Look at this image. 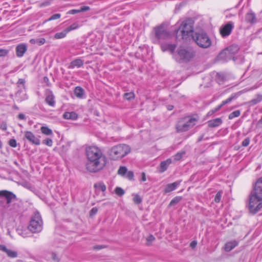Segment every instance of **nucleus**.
I'll return each mask as SVG.
<instances>
[{"instance_id": "nucleus-13", "label": "nucleus", "mask_w": 262, "mask_h": 262, "mask_svg": "<svg viewBox=\"0 0 262 262\" xmlns=\"http://www.w3.org/2000/svg\"><path fill=\"white\" fill-rule=\"evenodd\" d=\"M169 26L168 22H163L160 25L157 26L153 29L154 33H167V28Z\"/></svg>"}, {"instance_id": "nucleus-62", "label": "nucleus", "mask_w": 262, "mask_h": 262, "mask_svg": "<svg viewBox=\"0 0 262 262\" xmlns=\"http://www.w3.org/2000/svg\"><path fill=\"white\" fill-rule=\"evenodd\" d=\"M43 80H44V82H46L48 86H49L50 84H49V78L47 77H45L43 78Z\"/></svg>"}, {"instance_id": "nucleus-49", "label": "nucleus", "mask_w": 262, "mask_h": 262, "mask_svg": "<svg viewBox=\"0 0 262 262\" xmlns=\"http://www.w3.org/2000/svg\"><path fill=\"white\" fill-rule=\"evenodd\" d=\"M250 138H246L243 142H242V146L244 147H247L249 145L250 143Z\"/></svg>"}, {"instance_id": "nucleus-11", "label": "nucleus", "mask_w": 262, "mask_h": 262, "mask_svg": "<svg viewBox=\"0 0 262 262\" xmlns=\"http://www.w3.org/2000/svg\"><path fill=\"white\" fill-rule=\"evenodd\" d=\"M25 137L33 144L39 145L40 143V140L36 138L35 135L30 131L25 132Z\"/></svg>"}, {"instance_id": "nucleus-55", "label": "nucleus", "mask_w": 262, "mask_h": 262, "mask_svg": "<svg viewBox=\"0 0 262 262\" xmlns=\"http://www.w3.org/2000/svg\"><path fill=\"white\" fill-rule=\"evenodd\" d=\"M80 9L79 10H76V9H73V10H70L68 13V14H76V13H80Z\"/></svg>"}, {"instance_id": "nucleus-14", "label": "nucleus", "mask_w": 262, "mask_h": 262, "mask_svg": "<svg viewBox=\"0 0 262 262\" xmlns=\"http://www.w3.org/2000/svg\"><path fill=\"white\" fill-rule=\"evenodd\" d=\"M0 251L5 253L10 258H15L17 256V252L16 251L8 249L5 245H0Z\"/></svg>"}, {"instance_id": "nucleus-42", "label": "nucleus", "mask_w": 262, "mask_h": 262, "mask_svg": "<svg viewBox=\"0 0 262 262\" xmlns=\"http://www.w3.org/2000/svg\"><path fill=\"white\" fill-rule=\"evenodd\" d=\"M42 143L48 146H52L53 144V141L51 139L47 138L45 140H43L42 141Z\"/></svg>"}, {"instance_id": "nucleus-45", "label": "nucleus", "mask_w": 262, "mask_h": 262, "mask_svg": "<svg viewBox=\"0 0 262 262\" xmlns=\"http://www.w3.org/2000/svg\"><path fill=\"white\" fill-rule=\"evenodd\" d=\"M222 196V192L221 191H219L217 192V193L215 195V198H214V201L216 203H219L221 201Z\"/></svg>"}, {"instance_id": "nucleus-40", "label": "nucleus", "mask_w": 262, "mask_h": 262, "mask_svg": "<svg viewBox=\"0 0 262 262\" xmlns=\"http://www.w3.org/2000/svg\"><path fill=\"white\" fill-rule=\"evenodd\" d=\"M156 38L158 39H161L162 37L167 38L170 37L171 34H155Z\"/></svg>"}, {"instance_id": "nucleus-30", "label": "nucleus", "mask_w": 262, "mask_h": 262, "mask_svg": "<svg viewBox=\"0 0 262 262\" xmlns=\"http://www.w3.org/2000/svg\"><path fill=\"white\" fill-rule=\"evenodd\" d=\"M182 199V196H176L174 197L170 202L169 206H172L176 205L179 202H180Z\"/></svg>"}, {"instance_id": "nucleus-7", "label": "nucleus", "mask_w": 262, "mask_h": 262, "mask_svg": "<svg viewBox=\"0 0 262 262\" xmlns=\"http://www.w3.org/2000/svg\"><path fill=\"white\" fill-rule=\"evenodd\" d=\"M194 21L191 18L183 20L174 33H193Z\"/></svg>"}, {"instance_id": "nucleus-39", "label": "nucleus", "mask_w": 262, "mask_h": 262, "mask_svg": "<svg viewBox=\"0 0 262 262\" xmlns=\"http://www.w3.org/2000/svg\"><path fill=\"white\" fill-rule=\"evenodd\" d=\"M127 172V168L125 166H121L118 171L119 174L124 176Z\"/></svg>"}, {"instance_id": "nucleus-18", "label": "nucleus", "mask_w": 262, "mask_h": 262, "mask_svg": "<svg viewBox=\"0 0 262 262\" xmlns=\"http://www.w3.org/2000/svg\"><path fill=\"white\" fill-rule=\"evenodd\" d=\"M207 123L209 127H216L220 126L223 123V121L221 118H217L209 120Z\"/></svg>"}, {"instance_id": "nucleus-20", "label": "nucleus", "mask_w": 262, "mask_h": 262, "mask_svg": "<svg viewBox=\"0 0 262 262\" xmlns=\"http://www.w3.org/2000/svg\"><path fill=\"white\" fill-rule=\"evenodd\" d=\"M238 245V242L236 241H232L227 243L225 246V250L227 252H229L234 248Z\"/></svg>"}, {"instance_id": "nucleus-57", "label": "nucleus", "mask_w": 262, "mask_h": 262, "mask_svg": "<svg viewBox=\"0 0 262 262\" xmlns=\"http://www.w3.org/2000/svg\"><path fill=\"white\" fill-rule=\"evenodd\" d=\"M141 182H145L146 180V174L144 172H142L141 174Z\"/></svg>"}, {"instance_id": "nucleus-29", "label": "nucleus", "mask_w": 262, "mask_h": 262, "mask_svg": "<svg viewBox=\"0 0 262 262\" xmlns=\"http://www.w3.org/2000/svg\"><path fill=\"white\" fill-rule=\"evenodd\" d=\"M41 133L46 135H52V130L47 126H42L40 128Z\"/></svg>"}, {"instance_id": "nucleus-47", "label": "nucleus", "mask_w": 262, "mask_h": 262, "mask_svg": "<svg viewBox=\"0 0 262 262\" xmlns=\"http://www.w3.org/2000/svg\"><path fill=\"white\" fill-rule=\"evenodd\" d=\"M184 154V152H183V153L178 152V153H177L174 156V160H176V161L180 160L182 158V156H183V155Z\"/></svg>"}, {"instance_id": "nucleus-64", "label": "nucleus", "mask_w": 262, "mask_h": 262, "mask_svg": "<svg viewBox=\"0 0 262 262\" xmlns=\"http://www.w3.org/2000/svg\"><path fill=\"white\" fill-rule=\"evenodd\" d=\"M227 104V102H226V100L223 101H222V103H221L220 105H219V107H220V108L221 109V108L223 106H224V105H226V104Z\"/></svg>"}, {"instance_id": "nucleus-19", "label": "nucleus", "mask_w": 262, "mask_h": 262, "mask_svg": "<svg viewBox=\"0 0 262 262\" xmlns=\"http://www.w3.org/2000/svg\"><path fill=\"white\" fill-rule=\"evenodd\" d=\"M233 28V23L232 22H229L220 29V33H231Z\"/></svg>"}, {"instance_id": "nucleus-21", "label": "nucleus", "mask_w": 262, "mask_h": 262, "mask_svg": "<svg viewBox=\"0 0 262 262\" xmlns=\"http://www.w3.org/2000/svg\"><path fill=\"white\" fill-rule=\"evenodd\" d=\"M162 49L163 51H169L171 54H174V50L176 48V45L175 44H166L162 45Z\"/></svg>"}, {"instance_id": "nucleus-51", "label": "nucleus", "mask_w": 262, "mask_h": 262, "mask_svg": "<svg viewBox=\"0 0 262 262\" xmlns=\"http://www.w3.org/2000/svg\"><path fill=\"white\" fill-rule=\"evenodd\" d=\"M134 173H133V171H129L126 172V177L129 180H133V178H134Z\"/></svg>"}, {"instance_id": "nucleus-16", "label": "nucleus", "mask_w": 262, "mask_h": 262, "mask_svg": "<svg viewBox=\"0 0 262 262\" xmlns=\"http://www.w3.org/2000/svg\"><path fill=\"white\" fill-rule=\"evenodd\" d=\"M27 50V47L24 43H21L17 46L16 48V53L17 57H21L23 56Z\"/></svg>"}, {"instance_id": "nucleus-44", "label": "nucleus", "mask_w": 262, "mask_h": 262, "mask_svg": "<svg viewBox=\"0 0 262 262\" xmlns=\"http://www.w3.org/2000/svg\"><path fill=\"white\" fill-rule=\"evenodd\" d=\"M9 145L12 147H16L17 146L16 140L15 139H11L9 141Z\"/></svg>"}, {"instance_id": "nucleus-58", "label": "nucleus", "mask_w": 262, "mask_h": 262, "mask_svg": "<svg viewBox=\"0 0 262 262\" xmlns=\"http://www.w3.org/2000/svg\"><path fill=\"white\" fill-rule=\"evenodd\" d=\"M196 245H197V242L196 241H193L192 242H191L190 244V246L192 248V249H194V248L196 247Z\"/></svg>"}, {"instance_id": "nucleus-50", "label": "nucleus", "mask_w": 262, "mask_h": 262, "mask_svg": "<svg viewBox=\"0 0 262 262\" xmlns=\"http://www.w3.org/2000/svg\"><path fill=\"white\" fill-rule=\"evenodd\" d=\"M220 110V107L217 106L216 107L214 108V109L210 111L208 113V116H211L213 115L214 113H216V112L219 111Z\"/></svg>"}, {"instance_id": "nucleus-43", "label": "nucleus", "mask_w": 262, "mask_h": 262, "mask_svg": "<svg viewBox=\"0 0 262 262\" xmlns=\"http://www.w3.org/2000/svg\"><path fill=\"white\" fill-rule=\"evenodd\" d=\"M61 17V15L59 13L55 14L51 16L49 18H48L46 21H51L53 20H55L60 18Z\"/></svg>"}, {"instance_id": "nucleus-25", "label": "nucleus", "mask_w": 262, "mask_h": 262, "mask_svg": "<svg viewBox=\"0 0 262 262\" xmlns=\"http://www.w3.org/2000/svg\"><path fill=\"white\" fill-rule=\"evenodd\" d=\"M74 94L77 98L81 99L84 95V90L80 86H76L74 90Z\"/></svg>"}, {"instance_id": "nucleus-1", "label": "nucleus", "mask_w": 262, "mask_h": 262, "mask_svg": "<svg viewBox=\"0 0 262 262\" xmlns=\"http://www.w3.org/2000/svg\"><path fill=\"white\" fill-rule=\"evenodd\" d=\"M87 161L85 167L90 172L96 173L102 170L106 165V158L100 149L90 146L86 149Z\"/></svg>"}, {"instance_id": "nucleus-35", "label": "nucleus", "mask_w": 262, "mask_h": 262, "mask_svg": "<svg viewBox=\"0 0 262 262\" xmlns=\"http://www.w3.org/2000/svg\"><path fill=\"white\" fill-rule=\"evenodd\" d=\"M8 205L6 199L3 196H0V210L4 208Z\"/></svg>"}, {"instance_id": "nucleus-53", "label": "nucleus", "mask_w": 262, "mask_h": 262, "mask_svg": "<svg viewBox=\"0 0 262 262\" xmlns=\"http://www.w3.org/2000/svg\"><path fill=\"white\" fill-rule=\"evenodd\" d=\"M98 209L96 207L93 208L90 211V215L93 216L97 213Z\"/></svg>"}, {"instance_id": "nucleus-63", "label": "nucleus", "mask_w": 262, "mask_h": 262, "mask_svg": "<svg viewBox=\"0 0 262 262\" xmlns=\"http://www.w3.org/2000/svg\"><path fill=\"white\" fill-rule=\"evenodd\" d=\"M227 104V102H226V100L223 101H222V103H221L220 105H219V107H220V108L221 109V108L223 106H224V105H226V104Z\"/></svg>"}, {"instance_id": "nucleus-17", "label": "nucleus", "mask_w": 262, "mask_h": 262, "mask_svg": "<svg viewBox=\"0 0 262 262\" xmlns=\"http://www.w3.org/2000/svg\"><path fill=\"white\" fill-rule=\"evenodd\" d=\"M180 183L181 181H176L172 183L166 185L164 188V192L167 193L175 190L177 186L180 184Z\"/></svg>"}, {"instance_id": "nucleus-48", "label": "nucleus", "mask_w": 262, "mask_h": 262, "mask_svg": "<svg viewBox=\"0 0 262 262\" xmlns=\"http://www.w3.org/2000/svg\"><path fill=\"white\" fill-rule=\"evenodd\" d=\"M45 39L43 38H37L36 39V44H37L38 46L42 45L45 42Z\"/></svg>"}, {"instance_id": "nucleus-5", "label": "nucleus", "mask_w": 262, "mask_h": 262, "mask_svg": "<svg viewBox=\"0 0 262 262\" xmlns=\"http://www.w3.org/2000/svg\"><path fill=\"white\" fill-rule=\"evenodd\" d=\"M198 121V119L186 116L181 118L176 124V129L178 133H182L188 130L194 126Z\"/></svg>"}, {"instance_id": "nucleus-41", "label": "nucleus", "mask_w": 262, "mask_h": 262, "mask_svg": "<svg viewBox=\"0 0 262 262\" xmlns=\"http://www.w3.org/2000/svg\"><path fill=\"white\" fill-rule=\"evenodd\" d=\"M155 240V237L152 235H149L146 237L147 245L150 246L151 243Z\"/></svg>"}, {"instance_id": "nucleus-22", "label": "nucleus", "mask_w": 262, "mask_h": 262, "mask_svg": "<svg viewBox=\"0 0 262 262\" xmlns=\"http://www.w3.org/2000/svg\"><path fill=\"white\" fill-rule=\"evenodd\" d=\"M228 53L231 54V56L233 58V55L236 54L238 50L239 47L237 45H233L226 48Z\"/></svg>"}, {"instance_id": "nucleus-31", "label": "nucleus", "mask_w": 262, "mask_h": 262, "mask_svg": "<svg viewBox=\"0 0 262 262\" xmlns=\"http://www.w3.org/2000/svg\"><path fill=\"white\" fill-rule=\"evenodd\" d=\"M94 187L97 189H100L102 191L104 192L106 190V186L102 182H99L98 183H96L94 185Z\"/></svg>"}, {"instance_id": "nucleus-27", "label": "nucleus", "mask_w": 262, "mask_h": 262, "mask_svg": "<svg viewBox=\"0 0 262 262\" xmlns=\"http://www.w3.org/2000/svg\"><path fill=\"white\" fill-rule=\"evenodd\" d=\"M245 19L246 21L250 23H254L256 22V17L254 13L249 12L247 14Z\"/></svg>"}, {"instance_id": "nucleus-24", "label": "nucleus", "mask_w": 262, "mask_h": 262, "mask_svg": "<svg viewBox=\"0 0 262 262\" xmlns=\"http://www.w3.org/2000/svg\"><path fill=\"white\" fill-rule=\"evenodd\" d=\"M171 160L170 159H168L166 161H162L160 163V172H163L165 171L168 168V166L171 164Z\"/></svg>"}, {"instance_id": "nucleus-33", "label": "nucleus", "mask_w": 262, "mask_h": 262, "mask_svg": "<svg viewBox=\"0 0 262 262\" xmlns=\"http://www.w3.org/2000/svg\"><path fill=\"white\" fill-rule=\"evenodd\" d=\"M240 114H241V112L239 110L235 111L229 114V115L228 116V118L229 119H232L235 117H238L240 115Z\"/></svg>"}, {"instance_id": "nucleus-60", "label": "nucleus", "mask_w": 262, "mask_h": 262, "mask_svg": "<svg viewBox=\"0 0 262 262\" xmlns=\"http://www.w3.org/2000/svg\"><path fill=\"white\" fill-rule=\"evenodd\" d=\"M103 248H104V247L103 246H101V245H96V246H95L93 248L95 250H98L101 249H102Z\"/></svg>"}, {"instance_id": "nucleus-3", "label": "nucleus", "mask_w": 262, "mask_h": 262, "mask_svg": "<svg viewBox=\"0 0 262 262\" xmlns=\"http://www.w3.org/2000/svg\"><path fill=\"white\" fill-rule=\"evenodd\" d=\"M195 52L194 50L189 47H179L175 54L174 58L179 62H188L194 58Z\"/></svg>"}, {"instance_id": "nucleus-61", "label": "nucleus", "mask_w": 262, "mask_h": 262, "mask_svg": "<svg viewBox=\"0 0 262 262\" xmlns=\"http://www.w3.org/2000/svg\"><path fill=\"white\" fill-rule=\"evenodd\" d=\"M18 118L20 120H24L26 118L25 115L23 114H19L18 115Z\"/></svg>"}, {"instance_id": "nucleus-8", "label": "nucleus", "mask_w": 262, "mask_h": 262, "mask_svg": "<svg viewBox=\"0 0 262 262\" xmlns=\"http://www.w3.org/2000/svg\"><path fill=\"white\" fill-rule=\"evenodd\" d=\"M194 41L199 47L203 48H207L210 46L211 41L207 34H194Z\"/></svg>"}, {"instance_id": "nucleus-12", "label": "nucleus", "mask_w": 262, "mask_h": 262, "mask_svg": "<svg viewBox=\"0 0 262 262\" xmlns=\"http://www.w3.org/2000/svg\"><path fill=\"white\" fill-rule=\"evenodd\" d=\"M46 103L51 106H54L55 104V97L53 92L50 90H47L46 91Z\"/></svg>"}, {"instance_id": "nucleus-37", "label": "nucleus", "mask_w": 262, "mask_h": 262, "mask_svg": "<svg viewBox=\"0 0 262 262\" xmlns=\"http://www.w3.org/2000/svg\"><path fill=\"white\" fill-rule=\"evenodd\" d=\"M142 199L138 194H135L133 198V201L136 204H139L142 202Z\"/></svg>"}, {"instance_id": "nucleus-59", "label": "nucleus", "mask_w": 262, "mask_h": 262, "mask_svg": "<svg viewBox=\"0 0 262 262\" xmlns=\"http://www.w3.org/2000/svg\"><path fill=\"white\" fill-rule=\"evenodd\" d=\"M52 258L55 261H58V260H59V259H58V258L57 257V255L55 253H53L52 254Z\"/></svg>"}, {"instance_id": "nucleus-32", "label": "nucleus", "mask_w": 262, "mask_h": 262, "mask_svg": "<svg viewBox=\"0 0 262 262\" xmlns=\"http://www.w3.org/2000/svg\"><path fill=\"white\" fill-rule=\"evenodd\" d=\"M239 93H234L231 95L230 97H229L228 99H227L226 100L227 103H229L231 102L232 100L236 99L238 98V97L239 96Z\"/></svg>"}, {"instance_id": "nucleus-10", "label": "nucleus", "mask_w": 262, "mask_h": 262, "mask_svg": "<svg viewBox=\"0 0 262 262\" xmlns=\"http://www.w3.org/2000/svg\"><path fill=\"white\" fill-rule=\"evenodd\" d=\"M0 196L6 199L8 205L10 204L13 200H16V196L13 192L7 190H1Z\"/></svg>"}, {"instance_id": "nucleus-34", "label": "nucleus", "mask_w": 262, "mask_h": 262, "mask_svg": "<svg viewBox=\"0 0 262 262\" xmlns=\"http://www.w3.org/2000/svg\"><path fill=\"white\" fill-rule=\"evenodd\" d=\"M123 97L125 99L130 100L134 98L135 94L133 92L126 93L124 94Z\"/></svg>"}, {"instance_id": "nucleus-9", "label": "nucleus", "mask_w": 262, "mask_h": 262, "mask_svg": "<svg viewBox=\"0 0 262 262\" xmlns=\"http://www.w3.org/2000/svg\"><path fill=\"white\" fill-rule=\"evenodd\" d=\"M173 35L176 34L174 36L176 40L180 41L181 39L183 40L184 43H187L190 41H194L195 38V35H193V34H172Z\"/></svg>"}, {"instance_id": "nucleus-23", "label": "nucleus", "mask_w": 262, "mask_h": 262, "mask_svg": "<svg viewBox=\"0 0 262 262\" xmlns=\"http://www.w3.org/2000/svg\"><path fill=\"white\" fill-rule=\"evenodd\" d=\"M63 117L65 119H71L75 120L77 119L78 115L76 113L74 112H66L63 114Z\"/></svg>"}, {"instance_id": "nucleus-6", "label": "nucleus", "mask_w": 262, "mask_h": 262, "mask_svg": "<svg viewBox=\"0 0 262 262\" xmlns=\"http://www.w3.org/2000/svg\"><path fill=\"white\" fill-rule=\"evenodd\" d=\"M42 225L40 214L38 212H36L32 216L28 228L32 233H38L42 230Z\"/></svg>"}, {"instance_id": "nucleus-46", "label": "nucleus", "mask_w": 262, "mask_h": 262, "mask_svg": "<svg viewBox=\"0 0 262 262\" xmlns=\"http://www.w3.org/2000/svg\"><path fill=\"white\" fill-rule=\"evenodd\" d=\"M9 52V51L6 49H0V57L6 56Z\"/></svg>"}, {"instance_id": "nucleus-28", "label": "nucleus", "mask_w": 262, "mask_h": 262, "mask_svg": "<svg viewBox=\"0 0 262 262\" xmlns=\"http://www.w3.org/2000/svg\"><path fill=\"white\" fill-rule=\"evenodd\" d=\"M262 100V95L258 94L255 98L252 99L249 103L250 105H254L259 103Z\"/></svg>"}, {"instance_id": "nucleus-56", "label": "nucleus", "mask_w": 262, "mask_h": 262, "mask_svg": "<svg viewBox=\"0 0 262 262\" xmlns=\"http://www.w3.org/2000/svg\"><path fill=\"white\" fill-rule=\"evenodd\" d=\"M90 9V8L89 6H83V7H81V8L80 9V12H81L86 11L89 10Z\"/></svg>"}, {"instance_id": "nucleus-2", "label": "nucleus", "mask_w": 262, "mask_h": 262, "mask_svg": "<svg viewBox=\"0 0 262 262\" xmlns=\"http://www.w3.org/2000/svg\"><path fill=\"white\" fill-rule=\"evenodd\" d=\"M247 207L249 212L253 214L262 208V177L256 181L249 196Z\"/></svg>"}, {"instance_id": "nucleus-38", "label": "nucleus", "mask_w": 262, "mask_h": 262, "mask_svg": "<svg viewBox=\"0 0 262 262\" xmlns=\"http://www.w3.org/2000/svg\"><path fill=\"white\" fill-rule=\"evenodd\" d=\"M115 193L119 196H122L124 194V190L121 187H117L115 190Z\"/></svg>"}, {"instance_id": "nucleus-52", "label": "nucleus", "mask_w": 262, "mask_h": 262, "mask_svg": "<svg viewBox=\"0 0 262 262\" xmlns=\"http://www.w3.org/2000/svg\"><path fill=\"white\" fill-rule=\"evenodd\" d=\"M18 85H22V86L24 89L25 88V80L24 79H19L17 81Z\"/></svg>"}, {"instance_id": "nucleus-26", "label": "nucleus", "mask_w": 262, "mask_h": 262, "mask_svg": "<svg viewBox=\"0 0 262 262\" xmlns=\"http://www.w3.org/2000/svg\"><path fill=\"white\" fill-rule=\"evenodd\" d=\"M83 64V61L80 59H77L72 61L69 66V68L73 69L75 67L79 68Z\"/></svg>"}, {"instance_id": "nucleus-54", "label": "nucleus", "mask_w": 262, "mask_h": 262, "mask_svg": "<svg viewBox=\"0 0 262 262\" xmlns=\"http://www.w3.org/2000/svg\"><path fill=\"white\" fill-rule=\"evenodd\" d=\"M66 34H55L54 38L55 39H60L64 38Z\"/></svg>"}, {"instance_id": "nucleus-15", "label": "nucleus", "mask_w": 262, "mask_h": 262, "mask_svg": "<svg viewBox=\"0 0 262 262\" xmlns=\"http://www.w3.org/2000/svg\"><path fill=\"white\" fill-rule=\"evenodd\" d=\"M232 58V57L231 56V54L228 53V51L226 48L221 51L217 56L218 60L223 62L227 61Z\"/></svg>"}, {"instance_id": "nucleus-4", "label": "nucleus", "mask_w": 262, "mask_h": 262, "mask_svg": "<svg viewBox=\"0 0 262 262\" xmlns=\"http://www.w3.org/2000/svg\"><path fill=\"white\" fill-rule=\"evenodd\" d=\"M130 148L126 144H119L113 146L109 151L110 159L113 160H118L122 159L129 154Z\"/></svg>"}, {"instance_id": "nucleus-36", "label": "nucleus", "mask_w": 262, "mask_h": 262, "mask_svg": "<svg viewBox=\"0 0 262 262\" xmlns=\"http://www.w3.org/2000/svg\"><path fill=\"white\" fill-rule=\"evenodd\" d=\"M78 28V25L77 24H73L71 25V26L68 27L66 29L65 31L66 32H68L71 31H73L77 28Z\"/></svg>"}]
</instances>
